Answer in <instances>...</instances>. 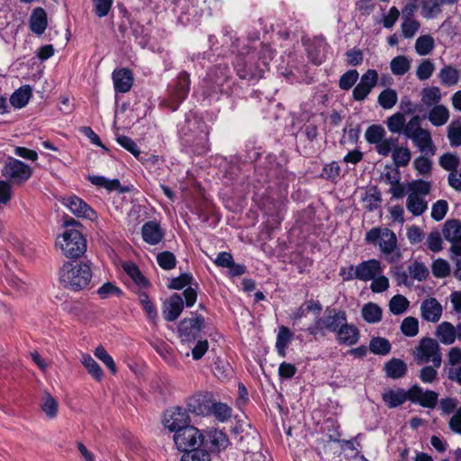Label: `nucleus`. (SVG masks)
Segmentation results:
<instances>
[{"label":"nucleus","mask_w":461,"mask_h":461,"mask_svg":"<svg viewBox=\"0 0 461 461\" xmlns=\"http://www.w3.org/2000/svg\"><path fill=\"white\" fill-rule=\"evenodd\" d=\"M435 335L442 344L451 345L456 339V327L448 321H443L437 326Z\"/></svg>","instance_id":"nucleus-25"},{"label":"nucleus","mask_w":461,"mask_h":461,"mask_svg":"<svg viewBox=\"0 0 461 461\" xmlns=\"http://www.w3.org/2000/svg\"><path fill=\"white\" fill-rule=\"evenodd\" d=\"M164 231L159 223L155 221L145 222L141 228V236L145 242L149 245L158 244L164 238Z\"/></svg>","instance_id":"nucleus-20"},{"label":"nucleus","mask_w":461,"mask_h":461,"mask_svg":"<svg viewBox=\"0 0 461 461\" xmlns=\"http://www.w3.org/2000/svg\"><path fill=\"white\" fill-rule=\"evenodd\" d=\"M190 90V78L189 75L183 71L179 74L177 77V82L175 88V96L179 101L182 102L185 100Z\"/></svg>","instance_id":"nucleus-34"},{"label":"nucleus","mask_w":461,"mask_h":461,"mask_svg":"<svg viewBox=\"0 0 461 461\" xmlns=\"http://www.w3.org/2000/svg\"><path fill=\"white\" fill-rule=\"evenodd\" d=\"M413 356L418 364L432 362L435 367H439L442 362V354L438 342L431 338H423L416 347Z\"/></svg>","instance_id":"nucleus-6"},{"label":"nucleus","mask_w":461,"mask_h":461,"mask_svg":"<svg viewBox=\"0 0 461 461\" xmlns=\"http://www.w3.org/2000/svg\"><path fill=\"white\" fill-rule=\"evenodd\" d=\"M448 210V204L446 200L437 201L431 208V217L437 221H441L447 214Z\"/></svg>","instance_id":"nucleus-62"},{"label":"nucleus","mask_w":461,"mask_h":461,"mask_svg":"<svg viewBox=\"0 0 461 461\" xmlns=\"http://www.w3.org/2000/svg\"><path fill=\"white\" fill-rule=\"evenodd\" d=\"M2 176L13 183L22 184L27 181L32 174V168L19 159L10 158L1 170Z\"/></svg>","instance_id":"nucleus-10"},{"label":"nucleus","mask_w":461,"mask_h":461,"mask_svg":"<svg viewBox=\"0 0 461 461\" xmlns=\"http://www.w3.org/2000/svg\"><path fill=\"white\" fill-rule=\"evenodd\" d=\"M460 159L457 155L450 152L444 153L438 158L439 166L447 171L457 172Z\"/></svg>","instance_id":"nucleus-45"},{"label":"nucleus","mask_w":461,"mask_h":461,"mask_svg":"<svg viewBox=\"0 0 461 461\" xmlns=\"http://www.w3.org/2000/svg\"><path fill=\"white\" fill-rule=\"evenodd\" d=\"M392 158L397 167H406L411 158V153L408 148L398 147L393 150Z\"/></svg>","instance_id":"nucleus-49"},{"label":"nucleus","mask_w":461,"mask_h":461,"mask_svg":"<svg viewBox=\"0 0 461 461\" xmlns=\"http://www.w3.org/2000/svg\"><path fill=\"white\" fill-rule=\"evenodd\" d=\"M441 97V91L438 86H428L421 90V102L428 107L438 104Z\"/></svg>","instance_id":"nucleus-38"},{"label":"nucleus","mask_w":461,"mask_h":461,"mask_svg":"<svg viewBox=\"0 0 461 461\" xmlns=\"http://www.w3.org/2000/svg\"><path fill=\"white\" fill-rule=\"evenodd\" d=\"M123 269L127 275L134 281L136 285L141 287H146L149 285L147 278L142 275L138 266L134 263H126L123 265Z\"/></svg>","instance_id":"nucleus-41"},{"label":"nucleus","mask_w":461,"mask_h":461,"mask_svg":"<svg viewBox=\"0 0 461 461\" xmlns=\"http://www.w3.org/2000/svg\"><path fill=\"white\" fill-rule=\"evenodd\" d=\"M140 303L143 308V310L146 312L148 317L151 321H155L158 317L157 310L155 306L153 305L152 302L149 300V295L142 292L139 294Z\"/></svg>","instance_id":"nucleus-59"},{"label":"nucleus","mask_w":461,"mask_h":461,"mask_svg":"<svg viewBox=\"0 0 461 461\" xmlns=\"http://www.w3.org/2000/svg\"><path fill=\"white\" fill-rule=\"evenodd\" d=\"M184 309V301L180 294H174L163 303L162 314L166 321H174Z\"/></svg>","instance_id":"nucleus-16"},{"label":"nucleus","mask_w":461,"mask_h":461,"mask_svg":"<svg viewBox=\"0 0 461 461\" xmlns=\"http://www.w3.org/2000/svg\"><path fill=\"white\" fill-rule=\"evenodd\" d=\"M368 348L375 355L385 356L390 353L392 345L385 338L373 337L370 339Z\"/></svg>","instance_id":"nucleus-36"},{"label":"nucleus","mask_w":461,"mask_h":461,"mask_svg":"<svg viewBox=\"0 0 461 461\" xmlns=\"http://www.w3.org/2000/svg\"><path fill=\"white\" fill-rule=\"evenodd\" d=\"M157 262L158 266L165 270H171L176 267V259L175 255L170 251H163L157 255Z\"/></svg>","instance_id":"nucleus-55"},{"label":"nucleus","mask_w":461,"mask_h":461,"mask_svg":"<svg viewBox=\"0 0 461 461\" xmlns=\"http://www.w3.org/2000/svg\"><path fill=\"white\" fill-rule=\"evenodd\" d=\"M442 235L451 243V253L461 256V221L456 219L446 221L442 228Z\"/></svg>","instance_id":"nucleus-13"},{"label":"nucleus","mask_w":461,"mask_h":461,"mask_svg":"<svg viewBox=\"0 0 461 461\" xmlns=\"http://www.w3.org/2000/svg\"><path fill=\"white\" fill-rule=\"evenodd\" d=\"M408 189L411 192V194L427 195L431 191V184L422 179H417L408 184Z\"/></svg>","instance_id":"nucleus-56"},{"label":"nucleus","mask_w":461,"mask_h":461,"mask_svg":"<svg viewBox=\"0 0 461 461\" xmlns=\"http://www.w3.org/2000/svg\"><path fill=\"white\" fill-rule=\"evenodd\" d=\"M431 270L434 276L443 278L450 274V267L447 261L442 258H438L433 261Z\"/></svg>","instance_id":"nucleus-58"},{"label":"nucleus","mask_w":461,"mask_h":461,"mask_svg":"<svg viewBox=\"0 0 461 461\" xmlns=\"http://www.w3.org/2000/svg\"><path fill=\"white\" fill-rule=\"evenodd\" d=\"M382 309L375 303H366L361 311L363 319L368 323H377L382 319Z\"/></svg>","instance_id":"nucleus-35"},{"label":"nucleus","mask_w":461,"mask_h":461,"mask_svg":"<svg viewBox=\"0 0 461 461\" xmlns=\"http://www.w3.org/2000/svg\"><path fill=\"white\" fill-rule=\"evenodd\" d=\"M440 0H421V14L424 18L430 19L441 12Z\"/></svg>","instance_id":"nucleus-43"},{"label":"nucleus","mask_w":461,"mask_h":461,"mask_svg":"<svg viewBox=\"0 0 461 461\" xmlns=\"http://www.w3.org/2000/svg\"><path fill=\"white\" fill-rule=\"evenodd\" d=\"M209 95L212 93L229 94L230 88L229 68L226 66H214L207 72L204 79Z\"/></svg>","instance_id":"nucleus-7"},{"label":"nucleus","mask_w":461,"mask_h":461,"mask_svg":"<svg viewBox=\"0 0 461 461\" xmlns=\"http://www.w3.org/2000/svg\"><path fill=\"white\" fill-rule=\"evenodd\" d=\"M404 124L405 117L403 113L400 112L393 113L386 120L387 128L392 133H400L402 131Z\"/></svg>","instance_id":"nucleus-50"},{"label":"nucleus","mask_w":461,"mask_h":461,"mask_svg":"<svg viewBox=\"0 0 461 461\" xmlns=\"http://www.w3.org/2000/svg\"><path fill=\"white\" fill-rule=\"evenodd\" d=\"M203 433L195 427L188 425L182 428L174 435V441L178 450L189 451L193 448L202 447Z\"/></svg>","instance_id":"nucleus-9"},{"label":"nucleus","mask_w":461,"mask_h":461,"mask_svg":"<svg viewBox=\"0 0 461 461\" xmlns=\"http://www.w3.org/2000/svg\"><path fill=\"white\" fill-rule=\"evenodd\" d=\"M408 271L411 278L418 281H424L429 274L428 267L423 263L418 261H414L408 267Z\"/></svg>","instance_id":"nucleus-52"},{"label":"nucleus","mask_w":461,"mask_h":461,"mask_svg":"<svg viewBox=\"0 0 461 461\" xmlns=\"http://www.w3.org/2000/svg\"><path fill=\"white\" fill-rule=\"evenodd\" d=\"M358 78V72L355 69L348 70L339 79V87L343 90L350 89Z\"/></svg>","instance_id":"nucleus-63"},{"label":"nucleus","mask_w":461,"mask_h":461,"mask_svg":"<svg viewBox=\"0 0 461 461\" xmlns=\"http://www.w3.org/2000/svg\"><path fill=\"white\" fill-rule=\"evenodd\" d=\"M347 321V314L344 311L327 308L323 317L316 318L314 324L309 326L306 331L310 335H325V330L336 332L339 326Z\"/></svg>","instance_id":"nucleus-5"},{"label":"nucleus","mask_w":461,"mask_h":461,"mask_svg":"<svg viewBox=\"0 0 461 461\" xmlns=\"http://www.w3.org/2000/svg\"><path fill=\"white\" fill-rule=\"evenodd\" d=\"M88 181L95 185L105 188L109 192L116 190L120 194H124L130 191L129 187L122 186L118 179L109 180L102 176H88Z\"/></svg>","instance_id":"nucleus-24"},{"label":"nucleus","mask_w":461,"mask_h":461,"mask_svg":"<svg viewBox=\"0 0 461 461\" xmlns=\"http://www.w3.org/2000/svg\"><path fill=\"white\" fill-rule=\"evenodd\" d=\"M390 68L394 76H402L411 68V60L403 55L393 58L390 62Z\"/></svg>","instance_id":"nucleus-39"},{"label":"nucleus","mask_w":461,"mask_h":461,"mask_svg":"<svg viewBox=\"0 0 461 461\" xmlns=\"http://www.w3.org/2000/svg\"><path fill=\"white\" fill-rule=\"evenodd\" d=\"M409 307V301L402 294H396L389 302L390 312L395 315L402 314Z\"/></svg>","instance_id":"nucleus-47"},{"label":"nucleus","mask_w":461,"mask_h":461,"mask_svg":"<svg viewBox=\"0 0 461 461\" xmlns=\"http://www.w3.org/2000/svg\"><path fill=\"white\" fill-rule=\"evenodd\" d=\"M292 339L293 333L291 332V330L285 326H281L278 330L276 342V351L280 357H285L286 348Z\"/></svg>","instance_id":"nucleus-31"},{"label":"nucleus","mask_w":461,"mask_h":461,"mask_svg":"<svg viewBox=\"0 0 461 461\" xmlns=\"http://www.w3.org/2000/svg\"><path fill=\"white\" fill-rule=\"evenodd\" d=\"M413 167L419 174L429 175L432 169V161L424 156H420L413 161Z\"/></svg>","instance_id":"nucleus-64"},{"label":"nucleus","mask_w":461,"mask_h":461,"mask_svg":"<svg viewBox=\"0 0 461 461\" xmlns=\"http://www.w3.org/2000/svg\"><path fill=\"white\" fill-rule=\"evenodd\" d=\"M449 119V111L443 104L434 105L428 114V120L436 127L442 126L447 123Z\"/></svg>","instance_id":"nucleus-28"},{"label":"nucleus","mask_w":461,"mask_h":461,"mask_svg":"<svg viewBox=\"0 0 461 461\" xmlns=\"http://www.w3.org/2000/svg\"><path fill=\"white\" fill-rule=\"evenodd\" d=\"M205 327L203 315L195 314L191 318H185L178 324V333L183 342H192L200 337V332Z\"/></svg>","instance_id":"nucleus-11"},{"label":"nucleus","mask_w":461,"mask_h":461,"mask_svg":"<svg viewBox=\"0 0 461 461\" xmlns=\"http://www.w3.org/2000/svg\"><path fill=\"white\" fill-rule=\"evenodd\" d=\"M48 25L47 14L43 8H35L30 18V28L34 33L41 35Z\"/></svg>","instance_id":"nucleus-26"},{"label":"nucleus","mask_w":461,"mask_h":461,"mask_svg":"<svg viewBox=\"0 0 461 461\" xmlns=\"http://www.w3.org/2000/svg\"><path fill=\"white\" fill-rule=\"evenodd\" d=\"M402 332L407 337H414L419 332V321L415 317H406L401 324Z\"/></svg>","instance_id":"nucleus-54"},{"label":"nucleus","mask_w":461,"mask_h":461,"mask_svg":"<svg viewBox=\"0 0 461 461\" xmlns=\"http://www.w3.org/2000/svg\"><path fill=\"white\" fill-rule=\"evenodd\" d=\"M384 136V129L381 125L376 124L369 126L365 132L366 140L370 144L379 145Z\"/></svg>","instance_id":"nucleus-46"},{"label":"nucleus","mask_w":461,"mask_h":461,"mask_svg":"<svg viewBox=\"0 0 461 461\" xmlns=\"http://www.w3.org/2000/svg\"><path fill=\"white\" fill-rule=\"evenodd\" d=\"M41 409L49 418L52 419L57 415L58 402L50 393H46Z\"/></svg>","instance_id":"nucleus-61"},{"label":"nucleus","mask_w":461,"mask_h":461,"mask_svg":"<svg viewBox=\"0 0 461 461\" xmlns=\"http://www.w3.org/2000/svg\"><path fill=\"white\" fill-rule=\"evenodd\" d=\"M32 96L30 86H24L17 89L10 97L11 104L15 108L24 107Z\"/></svg>","instance_id":"nucleus-33"},{"label":"nucleus","mask_w":461,"mask_h":461,"mask_svg":"<svg viewBox=\"0 0 461 461\" xmlns=\"http://www.w3.org/2000/svg\"><path fill=\"white\" fill-rule=\"evenodd\" d=\"M365 240L369 244H378L384 254H392L397 247L395 233L387 229L372 228L366 234Z\"/></svg>","instance_id":"nucleus-8"},{"label":"nucleus","mask_w":461,"mask_h":461,"mask_svg":"<svg viewBox=\"0 0 461 461\" xmlns=\"http://www.w3.org/2000/svg\"><path fill=\"white\" fill-rule=\"evenodd\" d=\"M60 280L73 291H80L86 286V263L73 261L63 266Z\"/></svg>","instance_id":"nucleus-4"},{"label":"nucleus","mask_w":461,"mask_h":461,"mask_svg":"<svg viewBox=\"0 0 461 461\" xmlns=\"http://www.w3.org/2000/svg\"><path fill=\"white\" fill-rule=\"evenodd\" d=\"M202 447L208 450L210 454L220 453L225 450L230 440L228 436L218 429H210L203 433Z\"/></svg>","instance_id":"nucleus-12"},{"label":"nucleus","mask_w":461,"mask_h":461,"mask_svg":"<svg viewBox=\"0 0 461 461\" xmlns=\"http://www.w3.org/2000/svg\"><path fill=\"white\" fill-rule=\"evenodd\" d=\"M94 354L110 369L113 374L116 373V366L113 359L102 346L97 347Z\"/></svg>","instance_id":"nucleus-60"},{"label":"nucleus","mask_w":461,"mask_h":461,"mask_svg":"<svg viewBox=\"0 0 461 461\" xmlns=\"http://www.w3.org/2000/svg\"><path fill=\"white\" fill-rule=\"evenodd\" d=\"M188 409L197 415L213 414L221 421L227 420L231 415V409L227 404L212 402L209 393L197 394L191 398Z\"/></svg>","instance_id":"nucleus-3"},{"label":"nucleus","mask_w":461,"mask_h":461,"mask_svg":"<svg viewBox=\"0 0 461 461\" xmlns=\"http://www.w3.org/2000/svg\"><path fill=\"white\" fill-rule=\"evenodd\" d=\"M409 390L405 391L402 388L397 390L389 389L383 395V401L389 408H396L403 404L407 400L410 401Z\"/></svg>","instance_id":"nucleus-22"},{"label":"nucleus","mask_w":461,"mask_h":461,"mask_svg":"<svg viewBox=\"0 0 461 461\" xmlns=\"http://www.w3.org/2000/svg\"><path fill=\"white\" fill-rule=\"evenodd\" d=\"M397 101V93L394 89L392 88H386L383 90L377 98L379 105L385 110L393 108L396 104Z\"/></svg>","instance_id":"nucleus-40"},{"label":"nucleus","mask_w":461,"mask_h":461,"mask_svg":"<svg viewBox=\"0 0 461 461\" xmlns=\"http://www.w3.org/2000/svg\"><path fill=\"white\" fill-rule=\"evenodd\" d=\"M435 48V41L432 36L421 35L415 42V50L420 56H426L429 54Z\"/></svg>","instance_id":"nucleus-42"},{"label":"nucleus","mask_w":461,"mask_h":461,"mask_svg":"<svg viewBox=\"0 0 461 461\" xmlns=\"http://www.w3.org/2000/svg\"><path fill=\"white\" fill-rule=\"evenodd\" d=\"M420 313L425 321L437 322L441 318L442 306L436 298L430 297L421 303Z\"/></svg>","instance_id":"nucleus-18"},{"label":"nucleus","mask_w":461,"mask_h":461,"mask_svg":"<svg viewBox=\"0 0 461 461\" xmlns=\"http://www.w3.org/2000/svg\"><path fill=\"white\" fill-rule=\"evenodd\" d=\"M213 373L220 380L224 381L232 376L233 370L229 363L218 357L214 362Z\"/></svg>","instance_id":"nucleus-48"},{"label":"nucleus","mask_w":461,"mask_h":461,"mask_svg":"<svg viewBox=\"0 0 461 461\" xmlns=\"http://www.w3.org/2000/svg\"><path fill=\"white\" fill-rule=\"evenodd\" d=\"M438 77L443 86H452L459 82L460 72L456 68L447 65L440 69Z\"/></svg>","instance_id":"nucleus-30"},{"label":"nucleus","mask_w":461,"mask_h":461,"mask_svg":"<svg viewBox=\"0 0 461 461\" xmlns=\"http://www.w3.org/2000/svg\"><path fill=\"white\" fill-rule=\"evenodd\" d=\"M65 226L73 228L66 230L58 237L57 245L68 258H77L83 256L86 251V240L82 232L84 226L74 219L66 221Z\"/></svg>","instance_id":"nucleus-2"},{"label":"nucleus","mask_w":461,"mask_h":461,"mask_svg":"<svg viewBox=\"0 0 461 461\" xmlns=\"http://www.w3.org/2000/svg\"><path fill=\"white\" fill-rule=\"evenodd\" d=\"M384 370L388 377L399 379L406 375L407 365L402 359L392 358L384 364Z\"/></svg>","instance_id":"nucleus-27"},{"label":"nucleus","mask_w":461,"mask_h":461,"mask_svg":"<svg viewBox=\"0 0 461 461\" xmlns=\"http://www.w3.org/2000/svg\"><path fill=\"white\" fill-rule=\"evenodd\" d=\"M271 59L272 50L269 47L262 45L258 52L249 51L247 54H239L235 59L234 67L241 79L258 80L263 77Z\"/></svg>","instance_id":"nucleus-1"},{"label":"nucleus","mask_w":461,"mask_h":461,"mask_svg":"<svg viewBox=\"0 0 461 461\" xmlns=\"http://www.w3.org/2000/svg\"><path fill=\"white\" fill-rule=\"evenodd\" d=\"M435 71V65L430 59H422L416 69V77L420 81L429 79Z\"/></svg>","instance_id":"nucleus-51"},{"label":"nucleus","mask_w":461,"mask_h":461,"mask_svg":"<svg viewBox=\"0 0 461 461\" xmlns=\"http://www.w3.org/2000/svg\"><path fill=\"white\" fill-rule=\"evenodd\" d=\"M357 279L370 281L381 273V264L376 259H369L361 262L357 267Z\"/></svg>","instance_id":"nucleus-19"},{"label":"nucleus","mask_w":461,"mask_h":461,"mask_svg":"<svg viewBox=\"0 0 461 461\" xmlns=\"http://www.w3.org/2000/svg\"><path fill=\"white\" fill-rule=\"evenodd\" d=\"M97 294L101 299H107L113 296L121 297L123 294L122 290L111 282H106L97 290Z\"/></svg>","instance_id":"nucleus-53"},{"label":"nucleus","mask_w":461,"mask_h":461,"mask_svg":"<svg viewBox=\"0 0 461 461\" xmlns=\"http://www.w3.org/2000/svg\"><path fill=\"white\" fill-rule=\"evenodd\" d=\"M411 140L420 152L429 151L431 155L435 154L436 147L433 143L429 131L422 129Z\"/></svg>","instance_id":"nucleus-23"},{"label":"nucleus","mask_w":461,"mask_h":461,"mask_svg":"<svg viewBox=\"0 0 461 461\" xmlns=\"http://www.w3.org/2000/svg\"><path fill=\"white\" fill-rule=\"evenodd\" d=\"M406 207L414 216H420L427 210L428 203L416 194H410L407 197Z\"/></svg>","instance_id":"nucleus-32"},{"label":"nucleus","mask_w":461,"mask_h":461,"mask_svg":"<svg viewBox=\"0 0 461 461\" xmlns=\"http://www.w3.org/2000/svg\"><path fill=\"white\" fill-rule=\"evenodd\" d=\"M409 394L412 403L419 404L423 408L434 409L438 402V393L432 390H423L418 384H414L409 389Z\"/></svg>","instance_id":"nucleus-14"},{"label":"nucleus","mask_w":461,"mask_h":461,"mask_svg":"<svg viewBox=\"0 0 461 461\" xmlns=\"http://www.w3.org/2000/svg\"><path fill=\"white\" fill-rule=\"evenodd\" d=\"M132 72L126 68L115 69L113 72V81L115 92L127 93L133 85Z\"/></svg>","instance_id":"nucleus-17"},{"label":"nucleus","mask_w":461,"mask_h":461,"mask_svg":"<svg viewBox=\"0 0 461 461\" xmlns=\"http://www.w3.org/2000/svg\"><path fill=\"white\" fill-rule=\"evenodd\" d=\"M335 333L339 343L347 346L355 345L359 339V330L354 325L348 324L347 321L339 324Z\"/></svg>","instance_id":"nucleus-21"},{"label":"nucleus","mask_w":461,"mask_h":461,"mask_svg":"<svg viewBox=\"0 0 461 461\" xmlns=\"http://www.w3.org/2000/svg\"><path fill=\"white\" fill-rule=\"evenodd\" d=\"M181 461H212V456L208 450L198 447L185 451Z\"/></svg>","instance_id":"nucleus-44"},{"label":"nucleus","mask_w":461,"mask_h":461,"mask_svg":"<svg viewBox=\"0 0 461 461\" xmlns=\"http://www.w3.org/2000/svg\"><path fill=\"white\" fill-rule=\"evenodd\" d=\"M61 203L77 217H84L86 212V203L76 195L63 197Z\"/></svg>","instance_id":"nucleus-29"},{"label":"nucleus","mask_w":461,"mask_h":461,"mask_svg":"<svg viewBox=\"0 0 461 461\" xmlns=\"http://www.w3.org/2000/svg\"><path fill=\"white\" fill-rule=\"evenodd\" d=\"M420 117L419 115H415L407 123L405 122L402 129L403 135L408 139L414 137L415 134L423 129L420 126Z\"/></svg>","instance_id":"nucleus-57"},{"label":"nucleus","mask_w":461,"mask_h":461,"mask_svg":"<svg viewBox=\"0 0 461 461\" xmlns=\"http://www.w3.org/2000/svg\"><path fill=\"white\" fill-rule=\"evenodd\" d=\"M363 200L366 203V208L369 212L376 210L382 202V195L378 187L376 185L370 186L366 192Z\"/></svg>","instance_id":"nucleus-37"},{"label":"nucleus","mask_w":461,"mask_h":461,"mask_svg":"<svg viewBox=\"0 0 461 461\" xmlns=\"http://www.w3.org/2000/svg\"><path fill=\"white\" fill-rule=\"evenodd\" d=\"M163 423L166 428L176 433L182 429V428L187 427L190 423V419L185 409L175 407L165 412Z\"/></svg>","instance_id":"nucleus-15"}]
</instances>
